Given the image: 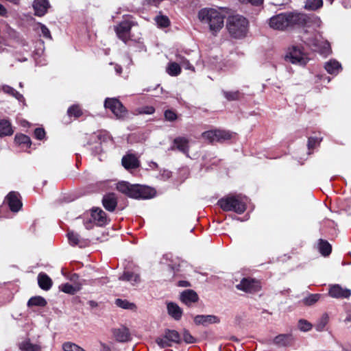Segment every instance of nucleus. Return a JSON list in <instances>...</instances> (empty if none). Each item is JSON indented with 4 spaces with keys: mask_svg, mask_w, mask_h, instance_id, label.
I'll list each match as a JSON object with an SVG mask.
<instances>
[{
    "mask_svg": "<svg viewBox=\"0 0 351 351\" xmlns=\"http://www.w3.org/2000/svg\"><path fill=\"white\" fill-rule=\"evenodd\" d=\"M117 189L121 193L134 199H150L154 197L156 191L154 189L139 184H131L128 182H119Z\"/></svg>",
    "mask_w": 351,
    "mask_h": 351,
    "instance_id": "f257e3e1",
    "label": "nucleus"
},
{
    "mask_svg": "<svg viewBox=\"0 0 351 351\" xmlns=\"http://www.w3.org/2000/svg\"><path fill=\"white\" fill-rule=\"evenodd\" d=\"M199 20L209 26L213 32L219 31L223 27L224 15L213 8H203L198 12Z\"/></svg>",
    "mask_w": 351,
    "mask_h": 351,
    "instance_id": "f03ea898",
    "label": "nucleus"
},
{
    "mask_svg": "<svg viewBox=\"0 0 351 351\" xmlns=\"http://www.w3.org/2000/svg\"><path fill=\"white\" fill-rule=\"evenodd\" d=\"M226 26L232 36L240 38L247 34L248 21L241 15H233L228 17Z\"/></svg>",
    "mask_w": 351,
    "mask_h": 351,
    "instance_id": "7ed1b4c3",
    "label": "nucleus"
},
{
    "mask_svg": "<svg viewBox=\"0 0 351 351\" xmlns=\"http://www.w3.org/2000/svg\"><path fill=\"white\" fill-rule=\"evenodd\" d=\"M218 204L224 211H234L238 214L244 213L246 209L245 203L240 196L223 197L218 201Z\"/></svg>",
    "mask_w": 351,
    "mask_h": 351,
    "instance_id": "20e7f679",
    "label": "nucleus"
},
{
    "mask_svg": "<svg viewBox=\"0 0 351 351\" xmlns=\"http://www.w3.org/2000/svg\"><path fill=\"white\" fill-rule=\"evenodd\" d=\"M156 343L160 348L171 347L173 343H181L180 335L175 330L167 329L162 336L156 339Z\"/></svg>",
    "mask_w": 351,
    "mask_h": 351,
    "instance_id": "39448f33",
    "label": "nucleus"
},
{
    "mask_svg": "<svg viewBox=\"0 0 351 351\" xmlns=\"http://www.w3.org/2000/svg\"><path fill=\"white\" fill-rule=\"evenodd\" d=\"M104 107L109 109L119 119H123L128 114L126 108L121 102L116 98H107L104 102Z\"/></svg>",
    "mask_w": 351,
    "mask_h": 351,
    "instance_id": "423d86ee",
    "label": "nucleus"
},
{
    "mask_svg": "<svg viewBox=\"0 0 351 351\" xmlns=\"http://www.w3.org/2000/svg\"><path fill=\"white\" fill-rule=\"evenodd\" d=\"M285 59L293 64L305 65L308 62V58L302 48L298 46H293L287 53Z\"/></svg>",
    "mask_w": 351,
    "mask_h": 351,
    "instance_id": "0eeeda50",
    "label": "nucleus"
},
{
    "mask_svg": "<svg viewBox=\"0 0 351 351\" xmlns=\"http://www.w3.org/2000/svg\"><path fill=\"white\" fill-rule=\"evenodd\" d=\"M202 136L210 143L215 141L221 143L230 139L232 136V133L226 130H214L203 132Z\"/></svg>",
    "mask_w": 351,
    "mask_h": 351,
    "instance_id": "6e6552de",
    "label": "nucleus"
},
{
    "mask_svg": "<svg viewBox=\"0 0 351 351\" xmlns=\"http://www.w3.org/2000/svg\"><path fill=\"white\" fill-rule=\"evenodd\" d=\"M236 287L239 290L250 293H256L261 288L259 281L250 278H243Z\"/></svg>",
    "mask_w": 351,
    "mask_h": 351,
    "instance_id": "1a4fd4ad",
    "label": "nucleus"
},
{
    "mask_svg": "<svg viewBox=\"0 0 351 351\" xmlns=\"http://www.w3.org/2000/svg\"><path fill=\"white\" fill-rule=\"evenodd\" d=\"M287 16L289 27L294 26L304 27L310 21L307 14L298 12H288Z\"/></svg>",
    "mask_w": 351,
    "mask_h": 351,
    "instance_id": "9d476101",
    "label": "nucleus"
},
{
    "mask_svg": "<svg viewBox=\"0 0 351 351\" xmlns=\"http://www.w3.org/2000/svg\"><path fill=\"white\" fill-rule=\"evenodd\" d=\"M269 25V27L274 29L285 30L289 28L287 12L280 13L271 17Z\"/></svg>",
    "mask_w": 351,
    "mask_h": 351,
    "instance_id": "9b49d317",
    "label": "nucleus"
},
{
    "mask_svg": "<svg viewBox=\"0 0 351 351\" xmlns=\"http://www.w3.org/2000/svg\"><path fill=\"white\" fill-rule=\"evenodd\" d=\"M133 23L129 21H123L114 27L117 36L126 43L130 34L131 28Z\"/></svg>",
    "mask_w": 351,
    "mask_h": 351,
    "instance_id": "f8f14e48",
    "label": "nucleus"
},
{
    "mask_svg": "<svg viewBox=\"0 0 351 351\" xmlns=\"http://www.w3.org/2000/svg\"><path fill=\"white\" fill-rule=\"evenodd\" d=\"M329 295L337 299H348L351 295V290L339 285H333L330 287Z\"/></svg>",
    "mask_w": 351,
    "mask_h": 351,
    "instance_id": "ddd939ff",
    "label": "nucleus"
},
{
    "mask_svg": "<svg viewBox=\"0 0 351 351\" xmlns=\"http://www.w3.org/2000/svg\"><path fill=\"white\" fill-rule=\"evenodd\" d=\"M91 218L95 223L99 226H104L110 221L106 213L100 208H94L92 209Z\"/></svg>",
    "mask_w": 351,
    "mask_h": 351,
    "instance_id": "4468645a",
    "label": "nucleus"
},
{
    "mask_svg": "<svg viewBox=\"0 0 351 351\" xmlns=\"http://www.w3.org/2000/svg\"><path fill=\"white\" fill-rule=\"evenodd\" d=\"M194 322L196 325L207 326L209 324L219 323L220 319L214 315H198L194 317Z\"/></svg>",
    "mask_w": 351,
    "mask_h": 351,
    "instance_id": "2eb2a0df",
    "label": "nucleus"
},
{
    "mask_svg": "<svg viewBox=\"0 0 351 351\" xmlns=\"http://www.w3.org/2000/svg\"><path fill=\"white\" fill-rule=\"evenodd\" d=\"M180 300L182 302L189 306L192 304L197 302L199 300V297L195 291L186 289L181 292Z\"/></svg>",
    "mask_w": 351,
    "mask_h": 351,
    "instance_id": "dca6fc26",
    "label": "nucleus"
},
{
    "mask_svg": "<svg viewBox=\"0 0 351 351\" xmlns=\"http://www.w3.org/2000/svg\"><path fill=\"white\" fill-rule=\"evenodd\" d=\"M19 194L14 191L10 192L6 197L9 207L12 212H18L21 206L22 203L19 198Z\"/></svg>",
    "mask_w": 351,
    "mask_h": 351,
    "instance_id": "f3484780",
    "label": "nucleus"
},
{
    "mask_svg": "<svg viewBox=\"0 0 351 351\" xmlns=\"http://www.w3.org/2000/svg\"><path fill=\"white\" fill-rule=\"evenodd\" d=\"M112 335L114 339L119 342H127L130 340L129 330L125 326H121L112 330Z\"/></svg>",
    "mask_w": 351,
    "mask_h": 351,
    "instance_id": "a211bd4d",
    "label": "nucleus"
},
{
    "mask_svg": "<svg viewBox=\"0 0 351 351\" xmlns=\"http://www.w3.org/2000/svg\"><path fill=\"white\" fill-rule=\"evenodd\" d=\"M102 204L106 210L113 212L117 206V199L114 193L105 195L102 199Z\"/></svg>",
    "mask_w": 351,
    "mask_h": 351,
    "instance_id": "6ab92c4d",
    "label": "nucleus"
},
{
    "mask_svg": "<svg viewBox=\"0 0 351 351\" xmlns=\"http://www.w3.org/2000/svg\"><path fill=\"white\" fill-rule=\"evenodd\" d=\"M33 8L35 15L43 16L47 12L48 8H49V3L48 0H34L33 3Z\"/></svg>",
    "mask_w": 351,
    "mask_h": 351,
    "instance_id": "aec40b11",
    "label": "nucleus"
},
{
    "mask_svg": "<svg viewBox=\"0 0 351 351\" xmlns=\"http://www.w3.org/2000/svg\"><path fill=\"white\" fill-rule=\"evenodd\" d=\"M294 339L291 334H281L274 339V343L280 347L291 346Z\"/></svg>",
    "mask_w": 351,
    "mask_h": 351,
    "instance_id": "412c9836",
    "label": "nucleus"
},
{
    "mask_svg": "<svg viewBox=\"0 0 351 351\" xmlns=\"http://www.w3.org/2000/svg\"><path fill=\"white\" fill-rule=\"evenodd\" d=\"M173 144L177 149L185 154L186 156H189V141L187 138L184 137H177L174 139Z\"/></svg>",
    "mask_w": 351,
    "mask_h": 351,
    "instance_id": "4be33fe9",
    "label": "nucleus"
},
{
    "mask_svg": "<svg viewBox=\"0 0 351 351\" xmlns=\"http://www.w3.org/2000/svg\"><path fill=\"white\" fill-rule=\"evenodd\" d=\"M122 165L126 169H136L139 166V161L134 154H127L122 158Z\"/></svg>",
    "mask_w": 351,
    "mask_h": 351,
    "instance_id": "5701e85b",
    "label": "nucleus"
},
{
    "mask_svg": "<svg viewBox=\"0 0 351 351\" xmlns=\"http://www.w3.org/2000/svg\"><path fill=\"white\" fill-rule=\"evenodd\" d=\"M167 311L169 315H171L175 320H180L182 315V308L176 303L169 302L167 304Z\"/></svg>",
    "mask_w": 351,
    "mask_h": 351,
    "instance_id": "b1692460",
    "label": "nucleus"
},
{
    "mask_svg": "<svg viewBox=\"0 0 351 351\" xmlns=\"http://www.w3.org/2000/svg\"><path fill=\"white\" fill-rule=\"evenodd\" d=\"M324 68L328 73L332 75L338 74L342 69L341 64L335 60H330L326 62Z\"/></svg>",
    "mask_w": 351,
    "mask_h": 351,
    "instance_id": "393cba45",
    "label": "nucleus"
},
{
    "mask_svg": "<svg viewBox=\"0 0 351 351\" xmlns=\"http://www.w3.org/2000/svg\"><path fill=\"white\" fill-rule=\"evenodd\" d=\"M38 283L39 287L45 291L49 290L52 286L51 279L44 273H40L38 276Z\"/></svg>",
    "mask_w": 351,
    "mask_h": 351,
    "instance_id": "a878e982",
    "label": "nucleus"
},
{
    "mask_svg": "<svg viewBox=\"0 0 351 351\" xmlns=\"http://www.w3.org/2000/svg\"><path fill=\"white\" fill-rule=\"evenodd\" d=\"M119 280L128 281L132 285H136L141 281L140 276L138 274L130 271H125L123 275L119 277Z\"/></svg>",
    "mask_w": 351,
    "mask_h": 351,
    "instance_id": "bb28decb",
    "label": "nucleus"
},
{
    "mask_svg": "<svg viewBox=\"0 0 351 351\" xmlns=\"http://www.w3.org/2000/svg\"><path fill=\"white\" fill-rule=\"evenodd\" d=\"M81 287L82 283H75L73 285L65 283L60 286V289L62 291L71 295H74L75 293H76L78 291L81 289Z\"/></svg>",
    "mask_w": 351,
    "mask_h": 351,
    "instance_id": "cd10ccee",
    "label": "nucleus"
},
{
    "mask_svg": "<svg viewBox=\"0 0 351 351\" xmlns=\"http://www.w3.org/2000/svg\"><path fill=\"white\" fill-rule=\"evenodd\" d=\"M13 130L10 122L7 119L0 121V136H10Z\"/></svg>",
    "mask_w": 351,
    "mask_h": 351,
    "instance_id": "c85d7f7f",
    "label": "nucleus"
},
{
    "mask_svg": "<svg viewBox=\"0 0 351 351\" xmlns=\"http://www.w3.org/2000/svg\"><path fill=\"white\" fill-rule=\"evenodd\" d=\"M19 348L22 351H40L41 347L38 344L31 343L29 339L25 340L20 343Z\"/></svg>",
    "mask_w": 351,
    "mask_h": 351,
    "instance_id": "c756f323",
    "label": "nucleus"
},
{
    "mask_svg": "<svg viewBox=\"0 0 351 351\" xmlns=\"http://www.w3.org/2000/svg\"><path fill=\"white\" fill-rule=\"evenodd\" d=\"M323 6V0H306L304 8L306 10L315 11Z\"/></svg>",
    "mask_w": 351,
    "mask_h": 351,
    "instance_id": "7c9ffc66",
    "label": "nucleus"
},
{
    "mask_svg": "<svg viewBox=\"0 0 351 351\" xmlns=\"http://www.w3.org/2000/svg\"><path fill=\"white\" fill-rule=\"evenodd\" d=\"M0 90L6 94L12 95L19 101H22L23 99V96L10 86L3 85L0 88Z\"/></svg>",
    "mask_w": 351,
    "mask_h": 351,
    "instance_id": "2f4dec72",
    "label": "nucleus"
},
{
    "mask_svg": "<svg viewBox=\"0 0 351 351\" xmlns=\"http://www.w3.org/2000/svg\"><path fill=\"white\" fill-rule=\"evenodd\" d=\"M319 250L323 256H326L331 253L332 247L328 241L319 239Z\"/></svg>",
    "mask_w": 351,
    "mask_h": 351,
    "instance_id": "473e14b6",
    "label": "nucleus"
},
{
    "mask_svg": "<svg viewBox=\"0 0 351 351\" xmlns=\"http://www.w3.org/2000/svg\"><path fill=\"white\" fill-rule=\"evenodd\" d=\"M167 73L171 76H177L181 72L180 65L177 62H169L166 69Z\"/></svg>",
    "mask_w": 351,
    "mask_h": 351,
    "instance_id": "72a5a7b5",
    "label": "nucleus"
},
{
    "mask_svg": "<svg viewBox=\"0 0 351 351\" xmlns=\"http://www.w3.org/2000/svg\"><path fill=\"white\" fill-rule=\"evenodd\" d=\"M329 321V317L328 314L324 313L321 317L318 319L315 324V328L317 331H323Z\"/></svg>",
    "mask_w": 351,
    "mask_h": 351,
    "instance_id": "f704fd0d",
    "label": "nucleus"
},
{
    "mask_svg": "<svg viewBox=\"0 0 351 351\" xmlns=\"http://www.w3.org/2000/svg\"><path fill=\"white\" fill-rule=\"evenodd\" d=\"M47 304L46 300L41 296H35L31 298L28 302L27 305L30 306H45Z\"/></svg>",
    "mask_w": 351,
    "mask_h": 351,
    "instance_id": "c9c22d12",
    "label": "nucleus"
},
{
    "mask_svg": "<svg viewBox=\"0 0 351 351\" xmlns=\"http://www.w3.org/2000/svg\"><path fill=\"white\" fill-rule=\"evenodd\" d=\"M315 46L318 47V50L322 55L327 56L330 53V46L328 41L324 40L322 42V45L315 43Z\"/></svg>",
    "mask_w": 351,
    "mask_h": 351,
    "instance_id": "e433bc0d",
    "label": "nucleus"
},
{
    "mask_svg": "<svg viewBox=\"0 0 351 351\" xmlns=\"http://www.w3.org/2000/svg\"><path fill=\"white\" fill-rule=\"evenodd\" d=\"M15 142L19 145H25L27 147L31 145L30 138L25 134H16L15 136Z\"/></svg>",
    "mask_w": 351,
    "mask_h": 351,
    "instance_id": "4c0bfd02",
    "label": "nucleus"
},
{
    "mask_svg": "<svg viewBox=\"0 0 351 351\" xmlns=\"http://www.w3.org/2000/svg\"><path fill=\"white\" fill-rule=\"evenodd\" d=\"M115 304L123 309H133L135 308V304L128 302L127 300L117 299L115 300Z\"/></svg>",
    "mask_w": 351,
    "mask_h": 351,
    "instance_id": "58836bf2",
    "label": "nucleus"
},
{
    "mask_svg": "<svg viewBox=\"0 0 351 351\" xmlns=\"http://www.w3.org/2000/svg\"><path fill=\"white\" fill-rule=\"evenodd\" d=\"M176 60L178 64H180L185 69L194 71V67L190 64L189 61L184 56L178 54L176 56Z\"/></svg>",
    "mask_w": 351,
    "mask_h": 351,
    "instance_id": "ea45409f",
    "label": "nucleus"
},
{
    "mask_svg": "<svg viewBox=\"0 0 351 351\" xmlns=\"http://www.w3.org/2000/svg\"><path fill=\"white\" fill-rule=\"evenodd\" d=\"M67 237L71 245H77L80 244V237L78 234L71 231L67 233Z\"/></svg>",
    "mask_w": 351,
    "mask_h": 351,
    "instance_id": "a19ab883",
    "label": "nucleus"
},
{
    "mask_svg": "<svg viewBox=\"0 0 351 351\" xmlns=\"http://www.w3.org/2000/svg\"><path fill=\"white\" fill-rule=\"evenodd\" d=\"M62 349L64 351H86L82 348L71 342H66L62 344Z\"/></svg>",
    "mask_w": 351,
    "mask_h": 351,
    "instance_id": "79ce46f5",
    "label": "nucleus"
},
{
    "mask_svg": "<svg viewBox=\"0 0 351 351\" xmlns=\"http://www.w3.org/2000/svg\"><path fill=\"white\" fill-rule=\"evenodd\" d=\"M320 298L319 294H310L308 296L304 298L303 302L304 304L307 306H311L315 302H317Z\"/></svg>",
    "mask_w": 351,
    "mask_h": 351,
    "instance_id": "37998d69",
    "label": "nucleus"
},
{
    "mask_svg": "<svg viewBox=\"0 0 351 351\" xmlns=\"http://www.w3.org/2000/svg\"><path fill=\"white\" fill-rule=\"evenodd\" d=\"M155 21L157 25L161 27H166L169 25V20L166 16H158L156 17Z\"/></svg>",
    "mask_w": 351,
    "mask_h": 351,
    "instance_id": "c03bdc74",
    "label": "nucleus"
},
{
    "mask_svg": "<svg viewBox=\"0 0 351 351\" xmlns=\"http://www.w3.org/2000/svg\"><path fill=\"white\" fill-rule=\"evenodd\" d=\"M223 94L228 101H234L238 99L240 95L239 91H223Z\"/></svg>",
    "mask_w": 351,
    "mask_h": 351,
    "instance_id": "a18cd8bd",
    "label": "nucleus"
},
{
    "mask_svg": "<svg viewBox=\"0 0 351 351\" xmlns=\"http://www.w3.org/2000/svg\"><path fill=\"white\" fill-rule=\"evenodd\" d=\"M67 113L69 116H74L75 117H79L82 115V111L80 107L76 105L71 106L68 109Z\"/></svg>",
    "mask_w": 351,
    "mask_h": 351,
    "instance_id": "49530a36",
    "label": "nucleus"
},
{
    "mask_svg": "<svg viewBox=\"0 0 351 351\" xmlns=\"http://www.w3.org/2000/svg\"><path fill=\"white\" fill-rule=\"evenodd\" d=\"M298 328L301 331L306 332L311 329L312 324L304 319H300L298 322Z\"/></svg>",
    "mask_w": 351,
    "mask_h": 351,
    "instance_id": "de8ad7c7",
    "label": "nucleus"
},
{
    "mask_svg": "<svg viewBox=\"0 0 351 351\" xmlns=\"http://www.w3.org/2000/svg\"><path fill=\"white\" fill-rule=\"evenodd\" d=\"M182 337L184 341L186 343H193L195 341V339L190 334L187 330H183Z\"/></svg>",
    "mask_w": 351,
    "mask_h": 351,
    "instance_id": "09e8293b",
    "label": "nucleus"
},
{
    "mask_svg": "<svg viewBox=\"0 0 351 351\" xmlns=\"http://www.w3.org/2000/svg\"><path fill=\"white\" fill-rule=\"evenodd\" d=\"M138 114H152L155 112V109L152 106H145L137 110Z\"/></svg>",
    "mask_w": 351,
    "mask_h": 351,
    "instance_id": "8fccbe9b",
    "label": "nucleus"
},
{
    "mask_svg": "<svg viewBox=\"0 0 351 351\" xmlns=\"http://www.w3.org/2000/svg\"><path fill=\"white\" fill-rule=\"evenodd\" d=\"M40 29L43 37L51 39V36L49 29L43 24H39Z\"/></svg>",
    "mask_w": 351,
    "mask_h": 351,
    "instance_id": "3c124183",
    "label": "nucleus"
},
{
    "mask_svg": "<svg viewBox=\"0 0 351 351\" xmlns=\"http://www.w3.org/2000/svg\"><path fill=\"white\" fill-rule=\"evenodd\" d=\"M165 118L167 121H173L177 119V115L173 111L167 110L165 112Z\"/></svg>",
    "mask_w": 351,
    "mask_h": 351,
    "instance_id": "603ef678",
    "label": "nucleus"
},
{
    "mask_svg": "<svg viewBox=\"0 0 351 351\" xmlns=\"http://www.w3.org/2000/svg\"><path fill=\"white\" fill-rule=\"evenodd\" d=\"M321 141V138L317 137H310L308 141V149H312L315 147L316 145L319 144Z\"/></svg>",
    "mask_w": 351,
    "mask_h": 351,
    "instance_id": "864d4df0",
    "label": "nucleus"
},
{
    "mask_svg": "<svg viewBox=\"0 0 351 351\" xmlns=\"http://www.w3.org/2000/svg\"><path fill=\"white\" fill-rule=\"evenodd\" d=\"M34 135L38 140H43L45 136V131L43 128H38L34 130Z\"/></svg>",
    "mask_w": 351,
    "mask_h": 351,
    "instance_id": "5fc2aeb1",
    "label": "nucleus"
},
{
    "mask_svg": "<svg viewBox=\"0 0 351 351\" xmlns=\"http://www.w3.org/2000/svg\"><path fill=\"white\" fill-rule=\"evenodd\" d=\"M243 3H251L254 5H259L263 3V0H239Z\"/></svg>",
    "mask_w": 351,
    "mask_h": 351,
    "instance_id": "6e6d98bb",
    "label": "nucleus"
},
{
    "mask_svg": "<svg viewBox=\"0 0 351 351\" xmlns=\"http://www.w3.org/2000/svg\"><path fill=\"white\" fill-rule=\"evenodd\" d=\"M70 280L73 282V283H80V282H78V279H79V276L77 274H73L72 275H71L70 276Z\"/></svg>",
    "mask_w": 351,
    "mask_h": 351,
    "instance_id": "4d7b16f0",
    "label": "nucleus"
},
{
    "mask_svg": "<svg viewBox=\"0 0 351 351\" xmlns=\"http://www.w3.org/2000/svg\"><path fill=\"white\" fill-rule=\"evenodd\" d=\"M111 65H113L112 63H110ZM114 69L117 74H121L122 73V67L119 64H114Z\"/></svg>",
    "mask_w": 351,
    "mask_h": 351,
    "instance_id": "13d9d810",
    "label": "nucleus"
},
{
    "mask_svg": "<svg viewBox=\"0 0 351 351\" xmlns=\"http://www.w3.org/2000/svg\"><path fill=\"white\" fill-rule=\"evenodd\" d=\"M7 14L6 8L0 3V16H5Z\"/></svg>",
    "mask_w": 351,
    "mask_h": 351,
    "instance_id": "bf43d9fd",
    "label": "nucleus"
},
{
    "mask_svg": "<svg viewBox=\"0 0 351 351\" xmlns=\"http://www.w3.org/2000/svg\"><path fill=\"white\" fill-rule=\"evenodd\" d=\"M180 287H187L190 286V283L188 281L181 280L178 282Z\"/></svg>",
    "mask_w": 351,
    "mask_h": 351,
    "instance_id": "052dcab7",
    "label": "nucleus"
},
{
    "mask_svg": "<svg viewBox=\"0 0 351 351\" xmlns=\"http://www.w3.org/2000/svg\"><path fill=\"white\" fill-rule=\"evenodd\" d=\"M101 351H111L110 348L104 343H101Z\"/></svg>",
    "mask_w": 351,
    "mask_h": 351,
    "instance_id": "680f3d73",
    "label": "nucleus"
},
{
    "mask_svg": "<svg viewBox=\"0 0 351 351\" xmlns=\"http://www.w3.org/2000/svg\"><path fill=\"white\" fill-rule=\"evenodd\" d=\"M85 226L86 229H90L92 228V223L91 221H87L85 223Z\"/></svg>",
    "mask_w": 351,
    "mask_h": 351,
    "instance_id": "e2e57ef3",
    "label": "nucleus"
},
{
    "mask_svg": "<svg viewBox=\"0 0 351 351\" xmlns=\"http://www.w3.org/2000/svg\"><path fill=\"white\" fill-rule=\"evenodd\" d=\"M19 86H20V87H23V84L21 82V83L19 84Z\"/></svg>",
    "mask_w": 351,
    "mask_h": 351,
    "instance_id": "0e129e2a",
    "label": "nucleus"
},
{
    "mask_svg": "<svg viewBox=\"0 0 351 351\" xmlns=\"http://www.w3.org/2000/svg\"><path fill=\"white\" fill-rule=\"evenodd\" d=\"M330 3H332L333 2L334 0H330Z\"/></svg>",
    "mask_w": 351,
    "mask_h": 351,
    "instance_id": "69168bd1",
    "label": "nucleus"
}]
</instances>
